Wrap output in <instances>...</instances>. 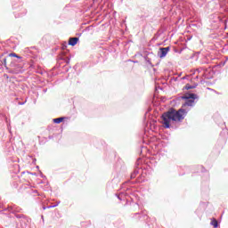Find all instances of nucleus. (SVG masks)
Here are the masks:
<instances>
[{
    "instance_id": "f257e3e1",
    "label": "nucleus",
    "mask_w": 228,
    "mask_h": 228,
    "mask_svg": "<svg viewBox=\"0 0 228 228\" xmlns=\"http://www.w3.org/2000/svg\"><path fill=\"white\" fill-rule=\"evenodd\" d=\"M184 117H186V110L184 109H179L178 110L170 109L168 111L162 114L161 124L164 126L165 129H170V124H172V122H183Z\"/></svg>"
},
{
    "instance_id": "f03ea898",
    "label": "nucleus",
    "mask_w": 228,
    "mask_h": 228,
    "mask_svg": "<svg viewBox=\"0 0 228 228\" xmlns=\"http://www.w3.org/2000/svg\"><path fill=\"white\" fill-rule=\"evenodd\" d=\"M182 99L187 100L183 105V108H186V106H193V102H195V94H185L182 97Z\"/></svg>"
},
{
    "instance_id": "7ed1b4c3",
    "label": "nucleus",
    "mask_w": 228,
    "mask_h": 228,
    "mask_svg": "<svg viewBox=\"0 0 228 228\" xmlns=\"http://www.w3.org/2000/svg\"><path fill=\"white\" fill-rule=\"evenodd\" d=\"M169 51H170L169 46L159 48V50L158 52V56H159L160 58H165V56H167V54H168Z\"/></svg>"
},
{
    "instance_id": "20e7f679",
    "label": "nucleus",
    "mask_w": 228,
    "mask_h": 228,
    "mask_svg": "<svg viewBox=\"0 0 228 228\" xmlns=\"http://www.w3.org/2000/svg\"><path fill=\"white\" fill-rule=\"evenodd\" d=\"M77 42H79L78 37H70L69 40V45L74 46L77 44Z\"/></svg>"
},
{
    "instance_id": "39448f33",
    "label": "nucleus",
    "mask_w": 228,
    "mask_h": 228,
    "mask_svg": "<svg viewBox=\"0 0 228 228\" xmlns=\"http://www.w3.org/2000/svg\"><path fill=\"white\" fill-rule=\"evenodd\" d=\"M65 119V118H57L53 119V123L54 124H61V122H63V120Z\"/></svg>"
},
{
    "instance_id": "423d86ee",
    "label": "nucleus",
    "mask_w": 228,
    "mask_h": 228,
    "mask_svg": "<svg viewBox=\"0 0 228 228\" xmlns=\"http://www.w3.org/2000/svg\"><path fill=\"white\" fill-rule=\"evenodd\" d=\"M211 225H213L214 228L218 227V221H216V219H212Z\"/></svg>"
},
{
    "instance_id": "0eeeda50",
    "label": "nucleus",
    "mask_w": 228,
    "mask_h": 228,
    "mask_svg": "<svg viewBox=\"0 0 228 228\" xmlns=\"http://www.w3.org/2000/svg\"><path fill=\"white\" fill-rule=\"evenodd\" d=\"M9 56L11 57V58H18V60H20V56H19L17 53H9Z\"/></svg>"
},
{
    "instance_id": "6e6552de",
    "label": "nucleus",
    "mask_w": 228,
    "mask_h": 228,
    "mask_svg": "<svg viewBox=\"0 0 228 228\" xmlns=\"http://www.w3.org/2000/svg\"><path fill=\"white\" fill-rule=\"evenodd\" d=\"M191 88H193V87L190 86V85H186L185 86V89L186 90H191Z\"/></svg>"
}]
</instances>
